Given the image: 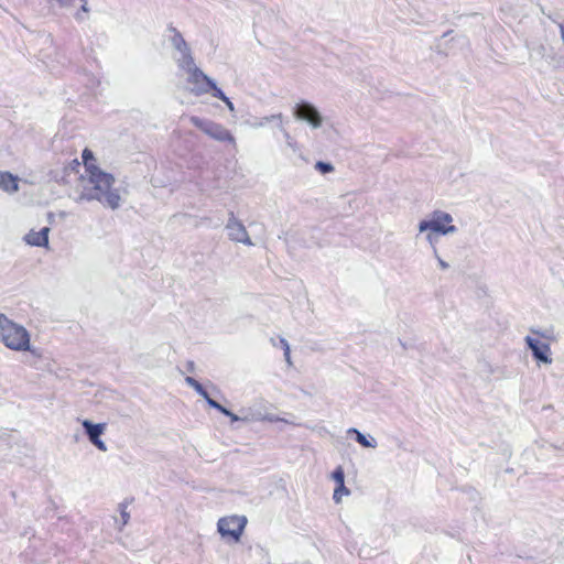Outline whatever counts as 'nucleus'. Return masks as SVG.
<instances>
[{"instance_id": "obj_13", "label": "nucleus", "mask_w": 564, "mask_h": 564, "mask_svg": "<svg viewBox=\"0 0 564 564\" xmlns=\"http://www.w3.org/2000/svg\"><path fill=\"white\" fill-rule=\"evenodd\" d=\"M271 122H275L276 126L279 123H282L283 122V115L281 112L279 113H274V115H270V116H265V117H262V118H254L253 120H248L246 121V123L252 128V129H259V128H262L264 127L267 123H271Z\"/></svg>"}, {"instance_id": "obj_10", "label": "nucleus", "mask_w": 564, "mask_h": 564, "mask_svg": "<svg viewBox=\"0 0 564 564\" xmlns=\"http://www.w3.org/2000/svg\"><path fill=\"white\" fill-rule=\"evenodd\" d=\"M525 344L530 348L533 358L538 362H543V364L552 362V358L550 357L551 348H550L549 344L543 343V341H541L536 338H533L531 336L525 337Z\"/></svg>"}, {"instance_id": "obj_18", "label": "nucleus", "mask_w": 564, "mask_h": 564, "mask_svg": "<svg viewBox=\"0 0 564 564\" xmlns=\"http://www.w3.org/2000/svg\"><path fill=\"white\" fill-rule=\"evenodd\" d=\"M185 382L187 386L193 388L200 397H203L205 400L209 397L206 389L203 387L202 383H199L195 378L193 377H186Z\"/></svg>"}, {"instance_id": "obj_2", "label": "nucleus", "mask_w": 564, "mask_h": 564, "mask_svg": "<svg viewBox=\"0 0 564 564\" xmlns=\"http://www.w3.org/2000/svg\"><path fill=\"white\" fill-rule=\"evenodd\" d=\"M0 340L12 350H30V335L28 330L0 313Z\"/></svg>"}, {"instance_id": "obj_4", "label": "nucleus", "mask_w": 564, "mask_h": 564, "mask_svg": "<svg viewBox=\"0 0 564 564\" xmlns=\"http://www.w3.org/2000/svg\"><path fill=\"white\" fill-rule=\"evenodd\" d=\"M189 121L194 127L206 133L212 139L219 142H229L234 145L236 144L235 137L223 124L196 116H192Z\"/></svg>"}, {"instance_id": "obj_19", "label": "nucleus", "mask_w": 564, "mask_h": 564, "mask_svg": "<svg viewBox=\"0 0 564 564\" xmlns=\"http://www.w3.org/2000/svg\"><path fill=\"white\" fill-rule=\"evenodd\" d=\"M278 129L282 132L286 147L295 152L296 142L291 137L290 132L284 128L283 122L278 124Z\"/></svg>"}, {"instance_id": "obj_9", "label": "nucleus", "mask_w": 564, "mask_h": 564, "mask_svg": "<svg viewBox=\"0 0 564 564\" xmlns=\"http://www.w3.org/2000/svg\"><path fill=\"white\" fill-rule=\"evenodd\" d=\"M83 429L89 442L96 446L101 452H107L106 443L100 438V436L106 431V423H94L89 420H84L82 422Z\"/></svg>"}, {"instance_id": "obj_33", "label": "nucleus", "mask_w": 564, "mask_h": 564, "mask_svg": "<svg viewBox=\"0 0 564 564\" xmlns=\"http://www.w3.org/2000/svg\"><path fill=\"white\" fill-rule=\"evenodd\" d=\"M280 343H281L282 348H283V350H284V351H285V347H290V345H289L288 340H286V339H284V338H281V339H280Z\"/></svg>"}, {"instance_id": "obj_22", "label": "nucleus", "mask_w": 564, "mask_h": 564, "mask_svg": "<svg viewBox=\"0 0 564 564\" xmlns=\"http://www.w3.org/2000/svg\"><path fill=\"white\" fill-rule=\"evenodd\" d=\"M315 169L322 174H327L334 170V166L328 162L318 161L315 164Z\"/></svg>"}, {"instance_id": "obj_23", "label": "nucleus", "mask_w": 564, "mask_h": 564, "mask_svg": "<svg viewBox=\"0 0 564 564\" xmlns=\"http://www.w3.org/2000/svg\"><path fill=\"white\" fill-rule=\"evenodd\" d=\"M206 402H207V404H208L210 408H213V409H215V410L219 411V412H220L221 414H224V415L228 412V409H227V408H225L224 405H221L219 402H217L216 400H214V399H213V398H210V397H208V398L206 399Z\"/></svg>"}, {"instance_id": "obj_8", "label": "nucleus", "mask_w": 564, "mask_h": 564, "mask_svg": "<svg viewBox=\"0 0 564 564\" xmlns=\"http://www.w3.org/2000/svg\"><path fill=\"white\" fill-rule=\"evenodd\" d=\"M226 230L231 241L253 246L245 225L235 216L234 212L228 213Z\"/></svg>"}, {"instance_id": "obj_21", "label": "nucleus", "mask_w": 564, "mask_h": 564, "mask_svg": "<svg viewBox=\"0 0 564 564\" xmlns=\"http://www.w3.org/2000/svg\"><path fill=\"white\" fill-rule=\"evenodd\" d=\"M343 495L348 496L349 495V490L345 486V484H339V485L336 486V488L334 490V495H333L334 501L338 503L341 500V496Z\"/></svg>"}, {"instance_id": "obj_5", "label": "nucleus", "mask_w": 564, "mask_h": 564, "mask_svg": "<svg viewBox=\"0 0 564 564\" xmlns=\"http://www.w3.org/2000/svg\"><path fill=\"white\" fill-rule=\"evenodd\" d=\"M186 73V80L192 85L191 93L194 95L200 96L208 93L213 94L215 88H217L216 83L197 66L191 68Z\"/></svg>"}, {"instance_id": "obj_3", "label": "nucleus", "mask_w": 564, "mask_h": 564, "mask_svg": "<svg viewBox=\"0 0 564 564\" xmlns=\"http://www.w3.org/2000/svg\"><path fill=\"white\" fill-rule=\"evenodd\" d=\"M452 221L453 217L451 214L442 210H436L432 214L431 219H424L419 223V231H433L440 235L455 234L457 231L456 226H446V224H449Z\"/></svg>"}, {"instance_id": "obj_28", "label": "nucleus", "mask_w": 564, "mask_h": 564, "mask_svg": "<svg viewBox=\"0 0 564 564\" xmlns=\"http://www.w3.org/2000/svg\"><path fill=\"white\" fill-rule=\"evenodd\" d=\"M225 415L230 419L231 423L241 421V413L236 414V413L231 412L230 410H228V412Z\"/></svg>"}, {"instance_id": "obj_11", "label": "nucleus", "mask_w": 564, "mask_h": 564, "mask_svg": "<svg viewBox=\"0 0 564 564\" xmlns=\"http://www.w3.org/2000/svg\"><path fill=\"white\" fill-rule=\"evenodd\" d=\"M50 228L43 227L40 231L31 230L25 235L24 241L30 246L47 247Z\"/></svg>"}, {"instance_id": "obj_30", "label": "nucleus", "mask_w": 564, "mask_h": 564, "mask_svg": "<svg viewBox=\"0 0 564 564\" xmlns=\"http://www.w3.org/2000/svg\"><path fill=\"white\" fill-rule=\"evenodd\" d=\"M284 358H285V361H286L289 365H292L290 347H285Z\"/></svg>"}, {"instance_id": "obj_14", "label": "nucleus", "mask_w": 564, "mask_h": 564, "mask_svg": "<svg viewBox=\"0 0 564 564\" xmlns=\"http://www.w3.org/2000/svg\"><path fill=\"white\" fill-rule=\"evenodd\" d=\"M18 177L9 172H0V188L8 193H15L19 189Z\"/></svg>"}, {"instance_id": "obj_26", "label": "nucleus", "mask_w": 564, "mask_h": 564, "mask_svg": "<svg viewBox=\"0 0 564 564\" xmlns=\"http://www.w3.org/2000/svg\"><path fill=\"white\" fill-rule=\"evenodd\" d=\"M82 1H83V4L80 7V11L75 14V19L77 21H83L84 20L82 14H80V12H88L89 11V8L87 6V1L86 0H82Z\"/></svg>"}, {"instance_id": "obj_6", "label": "nucleus", "mask_w": 564, "mask_h": 564, "mask_svg": "<svg viewBox=\"0 0 564 564\" xmlns=\"http://www.w3.org/2000/svg\"><path fill=\"white\" fill-rule=\"evenodd\" d=\"M296 120L306 122L312 129H318L323 124V116L318 109L308 101H300L293 108Z\"/></svg>"}, {"instance_id": "obj_17", "label": "nucleus", "mask_w": 564, "mask_h": 564, "mask_svg": "<svg viewBox=\"0 0 564 564\" xmlns=\"http://www.w3.org/2000/svg\"><path fill=\"white\" fill-rule=\"evenodd\" d=\"M241 422L251 423V422H259L264 420V415L261 413L260 410H253L251 408L248 409H241Z\"/></svg>"}, {"instance_id": "obj_7", "label": "nucleus", "mask_w": 564, "mask_h": 564, "mask_svg": "<svg viewBox=\"0 0 564 564\" xmlns=\"http://www.w3.org/2000/svg\"><path fill=\"white\" fill-rule=\"evenodd\" d=\"M246 524L247 518L245 516H232L219 519L217 528L221 536H230L235 542H238Z\"/></svg>"}, {"instance_id": "obj_31", "label": "nucleus", "mask_w": 564, "mask_h": 564, "mask_svg": "<svg viewBox=\"0 0 564 564\" xmlns=\"http://www.w3.org/2000/svg\"><path fill=\"white\" fill-rule=\"evenodd\" d=\"M264 420H268L270 422H280L281 417H278L275 415H264Z\"/></svg>"}, {"instance_id": "obj_1", "label": "nucleus", "mask_w": 564, "mask_h": 564, "mask_svg": "<svg viewBox=\"0 0 564 564\" xmlns=\"http://www.w3.org/2000/svg\"><path fill=\"white\" fill-rule=\"evenodd\" d=\"M87 175V183L80 191H75L70 197L76 203L98 200L105 207L112 210L121 206V195L118 188L113 187L116 182L112 174L104 172L96 166L94 153L85 149L82 154Z\"/></svg>"}, {"instance_id": "obj_12", "label": "nucleus", "mask_w": 564, "mask_h": 564, "mask_svg": "<svg viewBox=\"0 0 564 564\" xmlns=\"http://www.w3.org/2000/svg\"><path fill=\"white\" fill-rule=\"evenodd\" d=\"M174 59L178 68L183 69L184 72H187L196 66L189 46H187L186 50H182L176 53L174 55Z\"/></svg>"}, {"instance_id": "obj_16", "label": "nucleus", "mask_w": 564, "mask_h": 564, "mask_svg": "<svg viewBox=\"0 0 564 564\" xmlns=\"http://www.w3.org/2000/svg\"><path fill=\"white\" fill-rule=\"evenodd\" d=\"M348 434L356 435V442L360 444L362 447L375 448L377 446V441L373 437H367L359 430L355 427H350L347 431Z\"/></svg>"}, {"instance_id": "obj_24", "label": "nucleus", "mask_w": 564, "mask_h": 564, "mask_svg": "<svg viewBox=\"0 0 564 564\" xmlns=\"http://www.w3.org/2000/svg\"><path fill=\"white\" fill-rule=\"evenodd\" d=\"M332 477L335 480L336 485L345 484V473L340 466L335 468V470L332 474Z\"/></svg>"}, {"instance_id": "obj_32", "label": "nucleus", "mask_w": 564, "mask_h": 564, "mask_svg": "<svg viewBox=\"0 0 564 564\" xmlns=\"http://www.w3.org/2000/svg\"><path fill=\"white\" fill-rule=\"evenodd\" d=\"M186 368H187V371H188V372H194V370H195V364H194V361H187V364H186Z\"/></svg>"}, {"instance_id": "obj_20", "label": "nucleus", "mask_w": 564, "mask_h": 564, "mask_svg": "<svg viewBox=\"0 0 564 564\" xmlns=\"http://www.w3.org/2000/svg\"><path fill=\"white\" fill-rule=\"evenodd\" d=\"M213 97L215 98H218L220 99L223 102H225V105L227 106V108L229 109V111H235V106L234 104L231 102V100L224 94V91L217 87L215 88V91L213 93L212 95Z\"/></svg>"}, {"instance_id": "obj_34", "label": "nucleus", "mask_w": 564, "mask_h": 564, "mask_svg": "<svg viewBox=\"0 0 564 564\" xmlns=\"http://www.w3.org/2000/svg\"><path fill=\"white\" fill-rule=\"evenodd\" d=\"M280 422L290 423L289 419H282V417H281ZM291 424H293V423L291 422Z\"/></svg>"}, {"instance_id": "obj_25", "label": "nucleus", "mask_w": 564, "mask_h": 564, "mask_svg": "<svg viewBox=\"0 0 564 564\" xmlns=\"http://www.w3.org/2000/svg\"><path fill=\"white\" fill-rule=\"evenodd\" d=\"M121 507V511H120V517H121V527L120 529L126 525L130 519V514L126 511V507L121 503L120 505Z\"/></svg>"}, {"instance_id": "obj_29", "label": "nucleus", "mask_w": 564, "mask_h": 564, "mask_svg": "<svg viewBox=\"0 0 564 564\" xmlns=\"http://www.w3.org/2000/svg\"><path fill=\"white\" fill-rule=\"evenodd\" d=\"M437 235L436 232H433V231H429V234L426 235V240L432 245L434 246V243L437 241ZM435 247H433L434 249Z\"/></svg>"}, {"instance_id": "obj_27", "label": "nucleus", "mask_w": 564, "mask_h": 564, "mask_svg": "<svg viewBox=\"0 0 564 564\" xmlns=\"http://www.w3.org/2000/svg\"><path fill=\"white\" fill-rule=\"evenodd\" d=\"M434 257L437 259V261H438V264H440L441 269H443V270L448 269V267H449V265H448V263H447L446 261H444V260L438 256V252H437V249H436V248H434Z\"/></svg>"}, {"instance_id": "obj_15", "label": "nucleus", "mask_w": 564, "mask_h": 564, "mask_svg": "<svg viewBox=\"0 0 564 564\" xmlns=\"http://www.w3.org/2000/svg\"><path fill=\"white\" fill-rule=\"evenodd\" d=\"M167 31L171 33L169 41L171 43V46L175 50V52L178 53L182 50H186L188 44L184 40L183 35L172 25L167 28Z\"/></svg>"}]
</instances>
